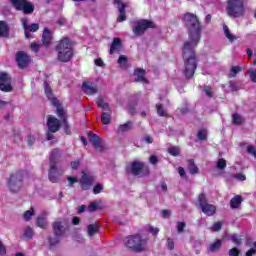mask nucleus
<instances>
[{"mask_svg": "<svg viewBox=\"0 0 256 256\" xmlns=\"http://www.w3.org/2000/svg\"><path fill=\"white\" fill-rule=\"evenodd\" d=\"M149 161L151 165H157L159 163V158L156 155H151Z\"/></svg>", "mask_w": 256, "mask_h": 256, "instance_id": "55", "label": "nucleus"}, {"mask_svg": "<svg viewBox=\"0 0 256 256\" xmlns=\"http://www.w3.org/2000/svg\"><path fill=\"white\" fill-rule=\"evenodd\" d=\"M226 13L233 19L245 16V2L243 0H227Z\"/></svg>", "mask_w": 256, "mask_h": 256, "instance_id": "6", "label": "nucleus"}, {"mask_svg": "<svg viewBox=\"0 0 256 256\" xmlns=\"http://www.w3.org/2000/svg\"><path fill=\"white\" fill-rule=\"evenodd\" d=\"M243 123H245V118H243V116L238 113L232 114V125H243Z\"/></svg>", "mask_w": 256, "mask_h": 256, "instance_id": "29", "label": "nucleus"}, {"mask_svg": "<svg viewBox=\"0 0 256 256\" xmlns=\"http://www.w3.org/2000/svg\"><path fill=\"white\" fill-rule=\"evenodd\" d=\"M188 171L190 175H197V173H199V167L195 164V160H188Z\"/></svg>", "mask_w": 256, "mask_h": 256, "instance_id": "27", "label": "nucleus"}, {"mask_svg": "<svg viewBox=\"0 0 256 256\" xmlns=\"http://www.w3.org/2000/svg\"><path fill=\"white\" fill-rule=\"evenodd\" d=\"M131 129H133V122L127 121L118 127V133H126V131H131Z\"/></svg>", "mask_w": 256, "mask_h": 256, "instance_id": "31", "label": "nucleus"}, {"mask_svg": "<svg viewBox=\"0 0 256 256\" xmlns=\"http://www.w3.org/2000/svg\"><path fill=\"white\" fill-rule=\"evenodd\" d=\"M0 37H9V26L5 21H0Z\"/></svg>", "mask_w": 256, "mask_h": 256, "instance_id": "28", "label": "nucleus"}, {"mask_svg": "<svg viewBox=\"0 0 256 256\" xmlns=\"http://www.w3.org/2000/svg\"><path fill=\"white\" fill-rule=\"evenodd\" d=\"M97 107L100 109H103L102 116H101V122L103 125H109L111 123V106H109V103H106L103 98H98L96 100Z\"/></svg>", "mask_w": 256, "mask_h": 256, "instance_id": "10", "label": "nucleus"}, {"mask_svg": "<svg viewBox=\"0 0 256 256\" xmlns=\"http://www.w3.org/2000/svg\"><path fill=\"white\" fill-rule=\"evenodd\" d=\"M13 79L11 75L6 72L0 73V91L3 93H11L13 91V85H11Z\"/></svg>", "mask_w": 256, "mask_h": 256, "instance_id": "11", "label": "nucleus"}, {"mask_svg": "<svg viewBox=\"0 0 256 256\" xmlns=\"http://www.w3.org/2000/svg\"><path fill=\"white\" fill-rule=\"evenodd\" d=\"M228 255L229 256H239V255H241V251L237 247H234L229 250Z\"/></svg>", "mask_w": 256, "mask_h": 256, "instance_id": "47", "label": "nucleus"}, {"mask_svg": "<svg viewBox=\"0 0 256 256\" xmlns=\"http://www.w3.org/2000/svg\"><path fill=\"white\" fill-rule=\"evenodd\" d=\"M45 93H46L47 99H49V101H51V103H53V99H56V98L53 97V90L47 84L45 86Z\"/></svg>", "mask_w": 256, "mask_h": 256, "instance_id": "40", "label": "nucleus"}, {"mask_svg": "<svg viewBox=\"0 0 256 256\" xmlns=\"http://www.w3.org/2000/svg\"><path fill=\"white\" fill-rule=\"evenodd\" d=\"M223 29H224L225 37H227V39H228V41H230V43H233V41H235L237 39V37H235L233 34H231V31L229 30V27H227V25H224Z\"/></svg>", "mask_w": 256, "mask_h": 256, "instance_id": "33", "label": "nucleus"}, {"mask_svg": "<svg viewBox=\"0 0 256 256\" xmlns=\"http://www.w3.org/2000/svg\"><path fill=\"white\" fill-rule=\"evenodd\" d=\"M154 27L151 20H140L133 28V33L139 37L143 35L147 29H153Z\"/></svg>", "mask_w": 256, "mask_h": 256, "instance_id": "12", "label": "nucleus"}, {"mask_svg": "<svg viewBox=\"0 0 256 256\" xmlns=\"http://www.w3.org/2000/svg\"><path fill=\"white\" fill-rule=\"evenodd\" d=\"M255 253H256V250L253 249V248H251V249H249V250L246 252V256H253V255H255Z\"/></svg>", "mask_w": 256, "mask_h": 256, "instance_id": "64", "label": "nucleus"}, {"mask_svg": "<svg viewBox=\"0 0 256 256\" xmlns=\"http://www.w3.org/2000/svg\"><path fill=\"white\" fill-rule=\"evenodd\" d=\"M217 169H225L227 167V161L224 158H220L216 164Z\"/></svg>", "mask_w": 256, "mask_h": 256, "instance_id": "45", "label": "nucleus"}, {"mask_svg": "<svg viewBox=\"0 0 256 256\" xmlns=\"http://www.w3.org/2000/svg\"><path fill=\"white\" fill-rule=\"evenodd\" d=\"M94 63L97 67H105V63L103 62V59L97 58L94 60Z\"/></svg>", "mask_w": 256, "mask_h": 256, "instance_id": "58", "label": "nucleus"}, {"mask_svg": "<svg viewBox=\"0 0 256 256\" xmlns=\"http://www.w3.org/2000/svg\"><path fill=\"white\" fill-rule=\"evenodd\" d=\"M52 41H53V34L51 33V30L49 28H44L43 34H42V45H44V47H49Z\"/></svg>", "mask_w": 256, "mask_h": 256, "instance_id": "22", "label": "nucleus"}, {"mask_svg": "<svg viewBox=\"0 0 256 256\" xmlns=\"http://www.w3.org/2000/svg\"><path fill=\"white\" fill-rule=\"evenodd\" d=\"M101 191H103V184H96L93 187V193L94 195H99V193H101Z\"/></svg>", "mask_w": 256, "mask_h": 256, "instance_id": "48", "label": "nucleus"}, {"mask_svg": "<svg viewBox=\"0 0 256 256\" xmlns=\"http://www.w3.org/2000/svg\"><path fill=\"white\" fill-rule=\"evenodd\" d=\"M149 233H152V235H154V237H157L158 233H159V230L158 228H155L153 226H150L149 228Z\"/></svg>", "mask_w": 256, "mask_h": 256, "instance_id": "60", "label": "nucleus"}, {"mask_svg": "<svg viewBox=\"0 0 256 256\" xmlns=\"http://www.w3.org/2000/svg\"><path fill=\"white\" fill-rule=\"evenodd\" d=\"M118 64L123 66L127 64V56L125 55H120L118 58Z\"/></svg>", "mask_w": 256, "mask_h": 256, "instance_id": "52", "label": "nucleus"}, {"mask_svg": "<svg viewBox=\"0 0 256 256\" xmlns=\"http://www.w3.org/2000/svg\"><path fill=\"white\" fill-rule=\"evenodd\" d=\"M67 180L69 182V187H73V184L79 183L82 191H89L95 183V176L82 171V177L80 179H77V177H68Z\"/></svg>", "mask_w": 256, "mask_h": 256, "instance_id": "7", "label": "nucleus"}, {"mask_svg": "<svg viewBox=\"0 0 256 256\" xmlns=\"http://www.w3.org/2000/svg\"><path fill=\"white\" fill-rule=\"evenodd\" d=\"M52 105L56 107V113L61 121H63V119H67V117L65 116V109H63V106L61 105V102H59V99L54 98L52 100Z\"/></svg>", "mask_w": 256, "mask_h": 256, "instance_id": "23", "label": "nucleus"}, {"mask_svg": "<svg viewBox=\"0 0 256 256\" xmlns=\"http://www.w3.org/2000/svg\"><path fill=\"white\" fill-rule=\"evenodd\" d=\"M53 133H56V132H51V131H47L46 133V139L47 141H53V139L55 138V136L53 135Z\"/></svg>", "mask_w": 256, "mask_h": 256, "instance_id": "61", "label": "nucleus"}, {"mask_svg": "<svg viewBox=\"0 0 256 256\" xmlns=\"http://www.w3.org/2000/svg\"><path fill=\"white\" fill-rule=\"evenodd\" d=\"M124 245L132 253H143L147 251V239H143L141 234L127 236L124 239Z\"/></svg>", "mask_w": 256, "mask_h": 256, "instance_id": "3", "label": "nucleus"}, {"mask_svg": "<svg viewBox=\"0 0 256 256\" xmlns=\"http://www.w3.org/2000/svg\"><path fill=\"white\" fill-rule=\"evenodd\" d=\"M16 11H22L24 15H32L35 11V6L29 0H10Z\"/></svg>", "mask_w": 256, "mask_h": 256, "instance_id": "9", "label": "nucleus"}, {"mask_svg": "<svg viewBox=\"0 0 256 256\" xmlns=\"http://www.w3.org/2000/svg\"><path fill=\"white\" fill-rule=\"evenodd\" d=\"M199 141H206L207 139V130H199L197 133Z\"/></svg>", "mask_w": 256, "mask_h": 256, "instance_id": "44", "label": "nucleus"}, {"mask_svg": "<svg viewBox=\"0 0 256 256\" xmlns=\"http://www.w3.org/2000/svg\"><path fill=\"white\" fill-rule=\"evenodd\" d=\"M61 123V120L57 119L55 116L48 115L47 127L48 131H50L51 133H57V131L61 129Z\"/></svg>", "mask_w": 256, "mask_h": 256, "instance_id": "16", "label": "nucleus"}, {"mask_svg": "<svg viewBox=\"0 0 256 256\" xmlns=\"http://www.w3.org/2000/svg\"><path fill=\"white\" fill-rule=\"evenodd\" d=\"M30 49L31 51H33L34 53H39V49H41V46L35 42H32L30 45Z\"/></svg>", "mask_w": 256, "mask_h": 256, "instance_id": "51", "label": "nucleus"}, {"mask_svg": "<svg viewBox=\"0 0 256 256\" xmlns=\"http://www.w3.org/2000/svg\"><path fill=\"white\" fill-rule=\"evenodd\" d=\"M21 22L24 28V35L26 39H31V33H37V31H39L38 23H33L29 25V19L27 18H22Z\"/></svg>", "mask_w": 256, "mask_h": 256, "instance_id": "13", "label": "nucleus"}, {"mask_svg": "<svg viewBox=\"0 0 256 256\" xmlns=\"http://www.w3.org/2000/svg\"><path fill=\"white\" fill-rule=\"evenodd\" d=\"M16 63L19 69H25V67L31 63V58L25 52L18 51L16 53Z\"/></svg>", "mask_w": 256, "mask_h": 256, "instance_id": "15", "label": "nucleus"}, {"mask_svg": "<svg viewBox=\"0 0 256 256\" xmlns=\"http://www.w3.org/2000/svg\"><path fill=\"white\" fill-rule=\"evenodd\" d=\"M88 141L92 143L95 151H97L98 153H103L105 147L103 146V140L101 139V137H99V135L93 132H89Z\"/></svg>", "mask_w": 256, "mask_h": 256, "instance_id": "14", "label": "nucleus"}, {"mask_svg": "<svg viewBox=\"0 0 256 256\" xmlns=\"http://www.w3.org/2000/svg\"><path fill=\"white\" fill-rule=\"evenodd\" d=\"M222 245H223V240L216 239L214 243L210 244L209 251H211V253H215V251H219V249H221Z\"/></svg>", "mask_w": 256, "mask_h": 256, "instance_id": "30", "label": "nucleus"}, {"mask_svg": "<svg viewBox=\"0 0 256 256\" xmlns=\"http://www.w3.org/2000/svg\"><path fill=\"white\" fill-rule=\"evenodd\" d=\"M203 91L205 93V95H207V97H209V99H213V88L211 86H203Z\"/></svg>", "mask_w": 256, "mask_h": 256, "instance_id": "42", "label": "nucleus"}, {"mask_svg": "<svg viewBox=\"0 0 256 256\" xmlns=\"http://www.w3.org/2000/svg\"><path fill=\"white\" fill-rule=\"evenodd\" d=\"M87 229H88L89 237H93V235H96V233H99V225L97 224H90L87 226Z\"/></svg>", "mask_w": 256, "mask_h": 256, "instance_id": "32", "label": "nucleus"}, {"mask_svg": "<svg viewBox=\"0 0 256 256\" xmlns=\"http://www.w3.org/2000/svg\"><path fill=\"white\" fill-rule=\"evenodd\" d=\"M63 125V130L66 135H71V128L69 126V122L67 121V118H63L61 121Z\"/></svg>", "mask_w": 256, "mask_h": 256, "instance_id": "36", "label": "nucleus"}, {"mask_svg": "<svg viewBox=\"0 0 256 256\" xmlns=\"http://www.w3.org/2000/svg\"><path fill=\"white\" fill-rule=\"evenodd\" d=\"M250 79L253 83H256V69L249 72Z\"/></svg>", "mask_w": 256, "mask_h": 256, "instance_id": "62", "label": "nucleus"}, {"mask_svg": "<svg viewBox=\"0 0 256 256\" xmlns=\"http://www.w3.org/2000/svg\"><path fill=\"white\" fill-rule=\"evenodd\" d=\"M234 179H237L238 181H246L247 177L243 173H237L234 176Z\"/></svg>", "mask_w": 256, "mask_h": 256, "instance_id": "53", "label": "nucleus"}, {"mask_svg": "<svg viewBox=\"0 0 256 256\" xmlns=\"http://www.w3.org/2000/svg\"><path fill=\"white\" fill-rule=\"evenodd\" d=\"M121 51H123V42L121 41V38H113L110 45V55H115V53H121Z\"/></svg>", "mask_w": 256, "mask_h": 256, "instance_id": "17", "label": "nucleus"}, {"mask_svg": "<svg viewBox=\"0 0 256 256\" xmlns=\"http://www.w3.org/2000/svg\"><path fill=\"white\" fill-rule=\"evenodd\" d=\"M59 241H61V236L54 235V237L48 238V243L50 247H55V245H59Z\"/></svg>", "mask_w": 256, "mask_h": 256, "instance_id": "34", "label": "nucleus"}, {"mask_svg": "<svg viewBox=\"0 0 256 256\" xmlns=\"http://www.w3.org/2000/svg\"><path fill=\"white\" fill-rule=\"evenodd\" d=\"M59 175H63L59 173L57 166H50L48 170V179L51 183H59Z\"/></svg>", "mask_w": 256, "mask_h": 256, "instance_id": "18", "label": "nucleus"}, {"mask_svg": "<svg viewBox=\"0 0 256 256\" xmlns=\"http://www.w3.org/2000/svg\"><path fill=\"white\" fill-rule=\"evenodd\" d=\"M184 25L188 29L189 41L185 42L182 48V57L184 59V75L186 79H193L197 70V54L195 48L201 41V21L197 15L186 13L184 15Z\"/></svg>", "mask_w": 256, "mask_h": 256, "instance_id": "1", "label": "nucleus"}, {"mask_svg": "<svg viewBox=\"0 0 256 256\" xmlns=\"http://www.w3.org/2000/svg\"><path fill=\"white\" fill-rule=\"evenodd\" d=\"M243 67L241 66H232L230 69V77H237V73H241Z\"/></svg>", "mask_w": 256, "mask_h": 256, "instance_id": "38", "label": "nucleus"}, {"mask_svg": "<svg viewBox=\"0 0 256 256\" xmlns=\"http://www.w3.org/2000/svg\"><path fill=\"white\" fill-rule=\"evenodd\" d=\"M24 237L29 240L33 239V228H31V226H28L24 230Z\"/></svg>", "mask_w": 256, "mask_h": 256, "instance_id": "43", "label": "nucleus"}, {"mask_svg": "<svg viewBox=\"0 0 256 256\" xmlns=\"http://www.w3.org/2000/svg\"><path fill=\"white\" fill-rule=\"evenodd\" d=\"M126 175H133L134 177H149L151 171L145 162L133 161L125 168Z\"/></svg>", "mask_w": 256, "mask_h": 256, "instance_id": "5", "label": "nucleus"}, {"mask_svg": "<svg viewBox=\"0 0 256 256\" xmlns=\"http://www.w3.org/2000/svg\"><path fill=\"white\" fill-rule=\"evenodd\" d=\"M223 227L222 222H215L213 224V231H221V228Z\"/></svg>", "mask_w": 256, "mask_h": 256, "instance_id": "57", "label": "nucleus"}, {"mask_svg": "<svg viewBox=\"0 0 256 256\" xmlns=\"http://www.w3.org/2000/svg\"><path fill=\"white\" fill-rule=\"evenodd\" d=\"M87 206L86 205H81V206H79L78 207V211H77V213H78V215H81V213H85V211H87Z\"/></svg>", "mask_w": 256, "mask_h": 256, "instance_id": "63", "label": "nucleus"}, {"mask_svg": "<svg viewBox=\"0 0 256 256\" xmlns=\"http://www.w3.org/2000/svg\"><path fill=\"white\" fill-rule=\"evenodd\" d=\"M82 91L86 95H95L97 93V86L93 82H83Z\"/></svg>", "mask_w": 256, "mask_h": 256, "instance_id": "21", "label": "nucleus"}, {"mask_svg": "<svg viewBox=\"0 0 256 256\" xmlns=\"http://www.w3.org/2000/svg\"><path fill=\"white\" fill-rule=\"evenodd\" d=\"M167 243L169 251H173V249H175V242L173 241V239L167 238Z\"/></svg>", "mask_w": 256, "mask_h": 256, "instance_id": "56", "label": "nucleus"}, {"mask_svg": "<svg viewBox=\"0 0 256 256\" xmlns=\"http://www.w3.org/2000/svg\"><path fill=\"white\" fill-rule=\"evenodd\" d=\"M25 174L23 170L12 172L6 180V185L10 193H19L23 189Z\"/></svg>", "mask_w": 256, "mask_h": 256, "instance_id": "4", "label": "nucleus"}, {"mask_svg": "<svg viewBox=\"0 0 256 256\" xmlns=\"http://www.w3.org/2000/svg\"><path fill=\"white\" fill-rule=\"evenodd\" d=\"M79 165H81V162L79 160H75L70 163V167L73 170L79 169Z\"/></svg>", "mask_w": 256, "mask_h": 256, "instance_id": "54", "label": "nucleus"}, {"mask_svg": "<svg viewBox=\"0 0 256 256\" xmlns=\"http://www.w3.org/2000/svg\"><path fill=\"white\" fill-rule=\"evenodd\" d=\"M198 203L202 213H204V215H207V217H213V215L217 213V206L210 204L207 201V196H205V194L201 193L198 196Z\"/></svg>", "mask_w": 256, "mask_h": 256, "instance_id": "8", "label": "nucleus"}, {"mask_svg": "<svg viewBox=\"0 0 256 256\" xmlns=\"http://www.w3.org/2000/svg\"><path fill=\"white\" fill-rule=\"evenodd\" d=\"M156 111L159 117H167V111L163 109V104H156Z\"/></svg>", "mask_w": 256, "mask_h": 256, "instance_id": "37", "label": "nucleus"}, {"mask_svg": "<svg viewBox=\"0 0 256 256\" xmlns=\"http://www.w3.org/2000/svg\"><path fill=\"white\" fill-rule=\"evenodd\" d=\"M57 52V60L60 63H70L75 55V49L73 48V41L68 37H63L55 46Z\"/></svg>", "mask_w": 256, "mask_h": 256, "instance_id": "2", "label": "nucleus"}, {"mask_svg": "<svg viewBox=\"0 0 256 256\" xmlns=\"http://www.w3.org/2000/svg\"><path fill=\"white\" fill-rule=\"evenodd\" d=\"M168 153L172 155V157H178V155H181V150L179 149V147L173 146L168 148Z\"/></svg>", "mask_w": 256, "mask_h": 256, "instance_id": "41", "label": "nucleus"}, {"mask_svg": "<svg viewBox=\"0 0 256 256\" xmlns=\"http://www.w3.org/2000/svg\"><path fill=\"white\" fill-rule=\"evenodd\" d=\"M147 72L143 68H137L134 70L135 83H149V80L145 77Z\"/></svg>", "mask_w": 256, "mask_h": 256, "instance_id": "20", "label": "nucleus"}, {"mask_svg": "<svg viewBox=\"0 0 256 256\" xmlns=\"http://www.w3.org/2000/svg\"><path fill=\"white\" fill-rule=\"evenodd\" d=\"M231 241L234 245H241V238L237 234L231 236Z\"/></svg>", "mask_w": 256, "mask_h": 256, "instance_id": "49", "label": "nucleus"}, {"mask_svg": "<svg viewBox=\"0 0 256 256\" xmlns=\"http://www.w3.org/2000/svg\"><path fill=\"white\" fill-rule=\"evenodd\" d=\"M118 5L119 15L117 17V22L123 23V21H127V16L125 15L127 4H125V2H118Z\"/></svg>", "mask_w": 256, "mask_h": 256, "instance_id": "25", "label": "nucleus"}, {"mask_svg": "<svg viewBox=\"0 0 256 256\" xmlns=\"http://www.w3.org/2000/svg\"><path fill=\"white\" fill-rule=\"evenodd\" d=\"M59 159H61V149L54 148L50 152V157H49L50 166L57 167V163H59Z\"/></svg>", "mask_w": 256, "mask_h": 256, "instance_id": "19", "label": "nucleus"}, {"mask_svg": "<svg viewBox=\"0 0 256 256\" xmlns=\"http://www.w3.org/2000/svg\"><path fill=\"white\" fill-rule=\"evenodd\" d=\"M0 255H7V248L3 245V242L0 241Z\"/></svg>", "mask_w": 256, "mask_h": 256, "instance_id": "59", "label": "nucleus"}, {"mask_svg": "<svg viewBox=\"0 0 256 256\" xmlns=\"http://www.w3.org/2000/svg\"><path fill=\"white\" fill-rule=\"evenodd\" d=\"M36 223L40 229H47V220H45L43 216H39L36 220Z\"/></svg>", "mask_w": 256, "mask_h": 256, "instance_id": "39", "label": "nucleus"}, {"mask_svg": "<svg viewBox=\"0 0 256 256\" xmlns=\"http://www.w3.org/2000/svg\"><path fill=\"white\" fill-rule=\"evenodd\" d=\"M243 203V197L241 195H236L230 200L231 209H239Z\"/></svg>", "mask_w": 256, "mask_h": 256, "instance_id": "26", "label": "nucleus"}, {"mask_svg": "<svg viewBox=\"0 0 256 256\" xmlns=\"http://www.w3.org/2000/svg\"><path fill=\"white\" fill-rule=\"evenodd\" d=\"M52 230L54 235L63 237L65 235V226H63V223L61 221H55L52 224Z\"/></svg>", "mask_w": 256, "mask_h": 256, "instance_id": "24", "label": "nucleus"}, {"mask_svg": "<svg viewBox=\"0 0 256 256\" xmlns=\"http://www.w3.org/2000/svg\"><path fill=\"white\" fill-rule=\"evenodd\" d=\"M185 227H187V223H185V222H178L177 223V231H178V233H183Z\"/></svg>", "mask_w": 256, "mask_h": 256, "instance_id": "50", "label": "nucleus"}, {"mask_svg": "<svg viewBox=\"0 0 256 256\" xmlns=\"http://www.w3.org/2000/svg\"><path fill=\"white\" fill-rule=\"evenodd\" d=\"M99 209V205L97 204V202H91L88 205V212L89 213H93L95 211H97Z\"/></svg>", "mask_w": 256, "mask_h": 256, "instance_id": "46", "label": "nucleus"}, {"mask_svg": "<svg viewBox=\"0 0 256 256\" xmlns=\"http://www.w3.org/2000/svg\"><path fill=\"white\" fill-rule=\"evenodd\" d=\"M35 215V209L30 208L29 210L25 211L23 214V219L26 221H31V218Z\"/></svg>", "mask_w": 256, "mask_h": 256, "instance_id": "35", "label": "nucleus"}]
</instances>
